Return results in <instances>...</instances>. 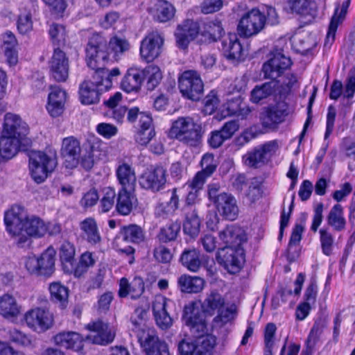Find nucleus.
I'll use <instances>...</instances> for the list:
<instances>
[{"mask_svg":"<svg viewBox=\"0 0 355 355\" xmlns=\"http://www.w3.org/2000/svg\"><path fill=\"white\" fill-rule=\"evenodd\" d=\"M182 319L195 337L202 338L200 343L190 338L182 339L178 345L180 355H210L215 347L216 340L207 334V324L196 302L185 305Z\"/></svg>","mask_w":355,"mask_h":355,"instance_id":"1","label":"nucleus"},{"mask_svg":"<svg viewBox=\"0 0 355 355\" xmlns=\"http://www.w3.org/2000/svg\"><path fill=\"white\" fill-rule=\"evenodd\" d=\"M6 230L13 237H18L17 243L22 247L29 237L40 238L47 232V225L39 217L29 216L24 207L12 205L4 214Z\"/></svg>","mask_w":355,"mask_h":355,"instance_id":"2","label":"nucleus"},{"mask_svg":"<svg viewBox=\"0 0 355 355\" xmlns=\"http://www.w3.org/2000/svg\"><path fill=\"white\" fill-rule=\"evenodd\" d=\"M107 51V41L99 34H94L89 40L86 48V61L87 66L94 70V77L100 80L105 90L112 87L113 77L120 75L119 68L108 70L105 68L109 60Z\"/></svg>","mask_w":355,"mask_h":355,"instance_id":"3","label":"nucleus"},{"mask_svg":"<svg viewBox=\"0 0 355 355\" xmlns=\"http://www.w3.org/2000/svg\"><path fill=\"white\" fill-rule=\"evenodd\" d=\"M27 124L17 115L6 114L0 137V152L6 159L12 158L18 152L21 141L28 134Z\"/></svg>","mask_w":355,"mask_h":355,"instance_id":"4","label":"nucleus"},{"mask_svg":"<svg viewBox=\"0 0 355 355\" xmlns=\"http://www.w3.org/2000/svg\"><path fill=\"white\" fill-rule=\"evenodd\" d=\"M143 313H146V311L141 309L138 320L131 318L132 330L136 334L141 348L146 355H170L168 345L159 339L153 327L146 324Z\"/></svg>","mask_w":355,"mask_h":355,"instance_id":"5","label":"nucleus"},{"mask_svg":"<svg viewBox=\"0 0 355 355\" xmlns=\"http://www.w3.org/2000/svg\"><path fill=\"white\" fill-rule=\"evenodd\" d=\"M204 134L202 124L191 116H180L168 131V137L189 147H198Z\"/></svg>","mask_w":355,"mask_h":355,"instance_id":"6","label":"nucleus"},{"mask_svg":"<svg viewBox=\"0 0 355 355\" xmlns=\"http://www.w3.org/2000/svg\"><path fill=\"white\" fill-rule=\"evenodd\" d=\"M225 304V298L217 292V290H214L204 300L201 306L202 311L200 309V313L202 311L205 316L209 317L214 315L217 312V315L213 319V322L216 325L223 327L230 322L236 313V309L230 307L224 309ZM202 315L204 318L203 315Z\"/></svg>","mask_w":355,"mask_h":355,"instance_id":"7","label":"nucleus"},{"mask_svg":"<svg viewBox=\"0 0 355 355\" xmlns=\"http://www.w3.org/2000/svg\"><path fill=\"white\" fill-rule=\"evenodd\" d=\"M57 166L55 156L42 151L31 152L29 155V169L31 178L37 184L44 182Z\"/></svg>","mask_w":355,"mask_h":355,"instance_id":"8","label":"nucleus"},{"mask_svg":"<svg viewBox=\"0 0 355 355\" xmlns=\"http://www.w3.org/2000/svg\"><path fill=\"white\" fill-rule=\"evenodd\" d=\"M178 87L182 96L197 101L204 91V84L200 74L193 70H187L178 78Z\"/></svg>","mask_w":355,"mask_h":355,"instance_id":"9","label":"nucleus"},{"mask_svg":"<svg viewBox=\"0 0 355 355\" xmlns=\"http://www.w3.org/2000/svg\"><path fill=\"white\" fill-rule=\"evenodd\" d=\"M55 254V249L49 247L39 257L29 256L25 262L26 268L31 274L50 275L54 270Z\"/></svg>","mask_w":355,"mask_h":355,"instance_id":"10","label":"nucleus"},{"mask_svg":"<svg viewBox=\"0 0 355 355\" xmlns=\"http://www.w3.org/2000/svg\"><path fill=\"white\" fill-rule=\"evenodd\" d=\"M266 24V15L259 9L253 8L245 12L238 24V33L244 37L257 35Z\"/></svg>","mask_w":355,"mask_h":355,"instance_id":"11","label":"nucleus"},{"mask_svg":"<svg viewBox=\"0 0 355 355\" xmlns=\"http://www.w3.org/2000/svg\"><path fill=\"white\" fill-rule=\"evenodd\" d=\"M218 263L230 273L238 272L244 262V250L241 247H223L216 254Z\"/></svg>","mask_w":355,"mask_h":355,"instance_id":"12","label":"nucleus"},{"mask_svg":"<svg viewBox=\"0 0 355 355\" xmlns=\"http://www.w3.org/2000/svg\"><path fill=\"white\" fill-rule=\"evenodd\" d=\"M50 76L56 82H65L69 77V61L64 51L55 47L49 61Z\"/></svg>","mask_w":355,"mask_h":355,"instance_id":"13","label":"nucleus"},{"mask_svg":"<svg viewBox=\"0 0 355 355\" xmlns=\"http://www.w3.org/2000/svg\"><path fill=\"white\" fill-rule=\"evenodd\" d=\"M163 44L164 38L159 33L153 32L148 34L141 42V58L148 62H153L162 53Z\"/></svg>","mask_w":355,"mask_h":355,"instance_id":"14","label":"nucleus"},{"mask_svg":"<svg viewBox=\"0 0 355 355\" xmlns=\"http://www.w3.org/2000/svg\"><path fill=\"white\" fill-rule=\"evenodd\" d=\"M54 344L67 350H71L79 354H85V339L79 333L73 331L58 332L53 337Z\"/></svg>","mask_w":355,"mask_h":355,"instance_id":"15","label":"nucleus"},{"mask_svg":"<svg viewBox=\"0 0 355 355\" xmlns=\"http://www.w3.org/2000/svg\"><path fill=\"white\" fill-rule=\"evenodd\" d=\"M86 329L94 333L93 335H88L86 338L95 345H107L115 338V333L112 330L110 324L100 319L88 323Z\"/></svg>","mask_w":355,"mask_h":355,"instance_id":"16","label":"nucleus"},{"mask_svg":"<svg viewBox=\"0 0 355 355\" xmlns=\"http://www.w3.org/2000/svg\"><path fill=\"white\" fill-rule=\"evenodd\" d=\"M292 64L289 57L286 56L280 51L272 53V56L263 64L262 71L265 78L276 79L283 75Z\"/></svg>","mask_w":355,"mask_h":355,"instance_id":"17","label":"nucleus"},{"mask_svg":"<svg viewBox=\"0 0 355 355\" xmlns=\"http://www.w3.org/2000/svg\"><path fill=\"white\" fill-rule=\"evenodd\" d=\"M81 152L80 141L76 138L71 136L62 139L60 154L66 168L73 169L79 165Z\"/></svg>","mask_w":355,"mask_h":355,"instance_id":"18","label":"nucleus"},{"mask_svg":"<svg viewBox=\"0 0 355 355\" xmlns=\"http://www.w3.org/2000/svg\"><path fill=\"white\" fill-rule=\"evenodd\" d=\"M287 115L286 104L278 103L274 106L264 107L260 114V121L263 128L273 130L285 120Z\"/></svg>","mask_w":355,"mask_h":355,"instance_id":"19","label":"nucleus"},{"mask_svg":"<svg viewBox=\"0 0 355 355\" xmlns=\"http://www.w3.org/2000/svg\"><path fill=\"white\" fill-rule=\"evenodd\" d=\"M24 320L27 325L34 331H45L53 324V315L48 310L40 307L27 311Z\"/></svg>","mask_w":355,"mask_h":355,"instance_id":"20","label":"nucleus"},{"mask_svg":"<svg viewBox=\"0 0 355 355\" xmlns=\"http://www.w3.org/2000/svg\"><path fill=\"white\" fill-rule=\"evenodd\" d=\"M166 182V171L162 166L153 170L146 171L139 178L140 186L153 192H157L164 188Z\"/></svg>","mask_w":355,"mask_h":355,"instance_id":"21","label":"nucleus"},{"mask_svg":"<svg viewBox=\"0 0 355 355\" xmlns=\"http://www.w3.org/2000/svg\"><path fill=\"white\" fill-rule=\"evenodd\" d=\"M93 80H85L79 87V98L81 103L92 105L99 102L100 95L105 91L98 79L92 76Z\"/></svg>","mask_w":355,"mask_h":355,"instance_id":"22","label":"nucleus"},{"mask_svg":"<svg viewBox=\"0 0 355 355\" xmlns=\"http://www.w3.org/2000/svg\"><path fill=\"white\" fill-rule=\"evenodd\" d=\"M167 299L162 295L156 296L153 302V313L157 325L162 330L168 329L173 324V319L166 309Z\"/></svg>","mask_w":355,"mask_h":355,"instance_id":"23","label":"nucleus"},{"mask_svg":"<svg viewBox=\"0 0 355 355\" xmlns=\"http://www.w3.org/2000/svg\"><path fill=\"white\" fill-rule=\"evenodd\" d=\"M67 101V92L59 87H51L48 96L46 110L52 117L60 116L64 110Z\"/></svg>","mask_w":355,"mask_h":355,"instance_id":"24","label":"nucleus"},{"mask_svg":"<svg viewBox=\"0 0 355 355\" xmlns=\"http://www.w3.org/2000/svg\"><path fill=\"white\" fill-rule=\"evenodd\" d=\"M218 212L230 220H235L239 214V207L235 198L229 193H222L214 203Z\"/></svg>","mask_w":355,"mask_h":355,"instance_id":"25","label":"nucleus"},{"mask_svg":"<svg viewBox=\"0 0 355 355\" xmlns=\"http://www.w3.org/2000/svg\"><path fill=\"white\" fill-rule=\"evenodd\" d=\"M219 239L224 247H241L247 240L244 230L234 225H227L220 231Z\"/></svg>","mask_w":355,"mask_h":355,"instance_id":"26","label":"nucleus"},{"mask_svg":"<svg viewBox=\"0 0 355 355\" xmlns=\"http://www.w3.org/2000/svg\"><path fill=\"white\" fill-rule=\"evenodd\" d=\"M199 28L197 23L192 20H187L182 24L179 25L176 33V42L181 49H186L190 42L198 34Z\"/></svg>","mask_w":355,"mask_h":355,"instance_id":"27","label":"nucleus"},{"mask_svg":"<svg viewBox=\"0 0 355 355\" xmlns=\"http://www.w3.org/2000/svg\"><path fill=\"white\" fill-rule=\"evenodd\" d=\"M144 71L137 67L128 69L121 83V89L127 93L138 92L144 81Z\"/></svg>","mask_w":355,"mask_h":355,"instance_id":"28","label":"nucleus"},{"mask_svg":"<svg viewBox=\"0 0 355 355\" xmlns=\"http://www.w3.org/2000/svg\"><path fill=\"white\" fill-rule=\"evenodd\" d=\"M148 10L153 19L159 22L170 21L175 13L173 5L165 0H157Z\"/></svg>","mask_w":355,"mask_h":355,"instance_id":"29","label":"nucleus"},{"mask_svg":"<svg viewBox=\"0 0 355 355\" xmlns=\"http://www.w3.org/2000/svg\"><path fill=\"white\" fill-rule=\"evenodd\" d=\"M179 202L177 189H173L170 200L167 202H158L155 207L154 214L155 218L164 220L173 216L179 207Z\"/></svg>","mask_w":355,"mask_h":355,"instance_id":"30","label":"nucleus"},{"mask_svg":"<svg viewBox=\"0 0 355 355\" xmlns=\"http://www.w3.org/2000/svg\"><path fill=\"white\" fill-rule=\"evenodd\" d=\"M222 51L230 60H239L243 56L242 46L235 34L230 35L222 40Z\"/></svg>","mask_w":355,"mask_h":355,"instance_id":"31","label":"nucleus"},{"mask_svg":"<svg viewBox=\"0 0 355 355\" xmlns=\"http://www.w3.org/2000/svg\"><path fill=\"white\" fill-rule=\"evenodd\" d=\"M117 180L121 189L132 191L136 184V175L134 168L128 164L122 163L116 170Z\"/></svg>","mask_w":355,"mask_h":355,"instance_id":"32","label":"nucleus"},{"mask_svg":"<svg viewBox=\"0 0 355 355\" xmlns=\"http://www.w3.org/2000/svg\"><path fill=\"white\" fill-rule=\"evenodd\" d=\"M277 81L275 79H271L270 81L256 85L251 91L250 101L254 103H258L270 96H278L277 91Z\"/></svg>","mask_w":355,"mask_h":355,"instance_id":"33","label":"nucleus"},{"mask_svg":"<svg viewBox=\"0 0 355 355\" xmlns=\"http://www.w3.org/2000/svg\"><path fill=\"white\" fill-rule=\"evenodd\" d=\"M180 262L188 270L196 272L202 266L200 252L196 248H185L180 257Z\"/></svg>","mask_w":355,"mask_h":355,"instance_id":"34","label":"nucleus"},{"mask_svg":"<svg viewBox=\"0 0 355 355\" xmlns=\"http://www.w3.org/2000/svg\"><path fill=\"white\" fill-rule=\"evenodd\" d=\"M349 6V1L347 0L343 2L340 7L337 6L335 8L334 13L331 19L329 26V30L326 38L327 42H332L334 41L338 26L345 19Z\"/></svg>","mask_w":355,"mask_h":355,"instance_id":"35","label":"nucleus"},{"mask_svg":"<svg viewBox=\"0 0 355 355\" xmlns=\"http://www.w3.org/2000/svg\"><path fill=\"white\" fill-rule=\"evenodd\" d=\"M136 202L137 199L131 193V191L120 189L117 195L116 210L119 214L127 216L132 211Z\"/></svg>","mask_w":355,"mask_h":355,"instance_id":"36","label":"nucleus"},{"mask_svg":"<svg viewBox=\"0 0 355 355\" xmlns=\"http://www.w3.org/2000/svg\"><path fill=\"white\" fill-rule=\"evenodd\" d=\"M325 326V321L322 318H318L314 321L313 325L305 340L304 349L303 350L313 353L315 347L320 340V336L322 334Z\"/></svg>","mask_w":355,"mask_h":355,"instance_id":"37","label":"nucleus"},{"mask_svg":"<svg viewBox=\"0 0 355 355\" xmlns=\"http://www.w3.org/2000/svg\"><path fill=\"white\" fill-rule=\"evenodd\" d=\"M327 223L334 230L341 232L345 229L346 220L344 217L343 207L340 204L332 207L327 218Z\"/></svg>","mask_w":355,"mask_h":355,"instance_id":"38","label":"nucleus"},{"mask_svg":"<svg viewBox=\"0 0 355 355\" xmlns=\"http://www.w3.org/2000/svg\"><path fill=\"white\" fill-rule=\"evenodd\" d=\"M130 43L125 37L114 36L107 44V51L112 53L114 58L118 60L130 49Z\"/></svg>","mask_w":355,"mask_h":355,"instance_id":"39","label":"nucleus"},{"mask_svg":"<svg viewBox=\"0 0 355 355\" xmlns=\"http://www.w3.org/2000/svg\"><path fill=\"white\" fill-rule=\"evenodd\" d=\"M83 236L92 245L100 242L101 236L96 221L92 218H87L80 224Z\"/></svg>","mask_w":355,"mask_h":355,"instance_id":"40","label":"nucleus"},{"mask_svg":"<svg viewBox=\"0 0 355 355\" xmlns=\"http://www.w3.org/2000/svg\"><path fill=\"white\" fill-rule=\"evenodd\" d=\"M200 218L196 209L190 208V211L186 214V219L183 224V231L185 234L193 237L196 236L200 231Z\"/></svg>","mask_w":355,"mask_h":355,"instance_id":"41","label":"nucleus"},{"mask_svg":"<svg viewBox=\"0 0 355 355\" xmlns=\"http://www.w3.org/2000/svg\"><path fill=\"white\" fill-rule=\"evenodd\" d=\"M99 155L98 146L89 144L85 148L83 153H80L79 164L85 170H90L94 164L95 159Z\"/></svg>","mask_w":355,"mask_h":355,"instance_id":"42","label":"nucleus"},{"mask_svg":"<svg viewBox=\"0 0 355 355\" xmlns=\"http://www.w3.org/2000/svg\"><path fill=\"white\" fill-rule=\"evenodd\" d=\"M0 311L6 318L17 317L19 313V308L15 299L8 294H5L0 298Z\"/></svg>","mask_w":355,"mask_h":355,"instance_id":"43","label":"nucleus"},{"mask_svg":"<svg viewBox=\"0 0 355 355\" xmlns=\"http://www.w3.org/2000/svg\"><path fill=\"white\" fill-rule=\"evenodd\" d=\"M278 82L277 94L282 98L288 95L291 89L297 83V78L293 73H286L275 79Z\"/></svg>","mask_w":355,"mask_h":355,"instance_id":"44","label":"nucleus"},{"mask_svg":"<svg viewBox=\"0 0 355 355\" xmlns=\"http://www.w3.org/2000/svg\"><path fill=\"white\" fill-rule=\"evenodd\" d=\"M123 239L128 242L140 243L145 239L143 229L137 225H129L123 227L121 231Z\"/></svg>","mask_w":355,"mask_h":355,"instance_id":"45","label":"nucleus"},{"mask_svg":"<svg viewBox=\"0 0 355 355\" xmlns=\"http://www.w3.org/2000/svg\"><path fill=\"white\" fill-rule=\"evenodd\" d=\"M49 34L54 46L64 45L67 37V32L64 25L53 23L49 26Z\"/></svg>","mask_w":355,"mask_h":355,"instance_id":"46","label":"nucleus"},{"mask_svg":"<svg viewBox=\"0 0 355 355\" xmlns=\"http://www.w3.org/2000/svg\"><path fill=\"white\" fill-rule=\"evenodd\" d=\"M242 98L240 95L228 99L225 105L226 110L228 115H236L238 116L244 117L250 112L248 107H242Z\"/></svg>","mask_w":355,"mask_h":355,"instance_id":"47","label":"nucleus"},{"mask_svg":"<svg viewBox=\"0 0 355 355\" xmlns=\"http://www.w3.org/2000/svg\"><path fill=\"white\" fill-rule=\"evenodd\" d=\"M181 224L179 221L171 222L161 228L159 239L161 241L166 243L174 241L180 231Z\"/></svg>","mask_w":355,"mask_h":355,"instance_id":"48","label":"nucleus"},{"mask_svg":"<svg viewBox=\"0 0 355 355\" xmlns=\"http://www.w3.org/2000/svg\"><path fill=\"white\" fill-rule=\"evenodd\" d=\"M144 76H147L146 87L148 90H153L160 83L162 78V73L159 67L149 65L143 70Z\"/></svg>","mask_w":355,"mask_h":355,"instance_id":"49","label":"nucleus"},{"mask_svg":"<svg viewBox=\"0 0 355 355\" xmlns=\"http://www.w3.org/2000/svg\"><path fill=\"white\" fill-rule=\"evenodd\" d=\"M308 218V214L302 213L300 218V221L296 223L291 235L288 248H291L293 246L298 245L302 239V233L304 231L306 221Z\"/></svg>","mask_w":355,"mask_h":355,"instance_id":"50","label":"nucleus"},{"mask_svg":"<svg viewBox=\"0 0 355 355\" xmlns=\"http://www.w3.org/2000/svg\"><path fill=\"white\" fill-rule=\"evenodd\" d=\"M243 160L245 165L254 168L267 162L259 146L244 155Z\"/></svg>","mask_w":355,"mask_h":355,"instance_id":"51","label":"nucleus"},{"mask_svg":"<svg viewBox=\"0 0 355 355\" xmlns=\"http://www.w3.org/2000/svg\"><path fill=\"white\" fill-rule=\"evenodd\" d=\"M178 285L182 288H203L205 281L200 277L182 275L178 279Z\"/></svg>","mask_w":355,"mask_h":355,"instance_id":"52","label":"nucleus"},{"mask_svg":"<svg viewBox=\"0 0 355 355\" xmlns=\"http://www.w3.org/2000/svg\"><path fill=\"white\" fill-rule=\"evenodd\" d=\"M319 233L322 253L327 256H330L333 251L334 238L331 233L325 228L320 229Z\"/></svg>","mask_w":355,"mask_h":355,"instance_id":"53","label":"nucleus"},{"mask_svg":"<svg viewBox=\"0 0 355 355\" xmlns=\"http://www.w3.org/2000/svg\"><path fill=\"white\" fill-rule=\"evenodd\" d=\"M218 162L214 154L207 153L201 158L200 166L202 170L200 172L209 178L216 170Z\"/></svg>","mask_w":355,"mask_h":355,"instance_id":"54","label":"nucleus"},{"mask_svg":"<svg viewBox=\"0 0 355 355\" xmlns=\"http://www.w3.org/2000/svg\"><path fill=\"white\" fill-rule=\"evenodd\" d=\"M95 260L92 253L89 252H84L80 259L79 263L74 270V275L77 277H81L85 273L89 267L94 265Z\"/></svg>","mask_w":355,"mask_h":355,"instance_id":"55","label":"nucleus"},{"mask_svg":"<svg viewBox=\"0 0 355 355\" xmlns=\"http://www.w3.org/2000/svg\"><path fill=\"white\" fill-rule=\"evenodd\" d=\"M116 198L115 190L112 187H105L103 190V196L100 201L101 211L107 212L114 206Z\"/></svg>","mask_w":355,"mask_h":355,"instance_id":"56","label":"nucleus"},{"mask_svg":"<svg viewBox=\"0 0 355 355\" xmlns=\"http://www.w3.org/2000/svg\"><path fill=\"white\" fill-rule=\"evenodd\" d=\"M302 290H277L271 299V307L272 309H278L282 304L286 303L287 297L293 295H300Z\"/></svg>","mask_w":355,"mask_h":355,"instance_id":"57","label":"nucleus"},{"mask_svg":"<svg viewBox=\"0 0 355 355\" xmlns=\"http://www.w3.org/2000/svg\"><path fill=\"white\" fill-rule=\"evenodd\" d=\"M76 250L74 245L69 241H64L60 248V257L62 263L72 264L74 261Z\"/></svg>","mask_w":355,"mask_h":355,"instance_id":"58","label":"nucleus"},{"mask_svg":"<svg viewBox=\"0 0 355 355\" xmlns=\"http://www.w3.org/2000/svg\"><path fill=\"white\" fill-rule=\"evenodd\" d=\"M203 104L202 112L205 114L210 115L216 111L219 104V98L216 91L211 90L205 96Z\"/></svg>","mask_w":355,"mask_h":355,"instance_id":"59","label":"nucleus"},{"mask_svg":"<svg viewBox=\"0 0 355 355\" xmlns=\"http://www.w3.org/2000/svg\"><path fill=\"white\" fill-rule=\"evenodd\" d=\"M17 29L21 34H26L33 29L31 14L29 12L20 13L18 17Z\"/></svg>","mask_w":355,"mask_h":355,"instance_id":"60","label":"nucleus"},{"mask_svg":"<svg viewBox=\"0 0 355 355\" xmlns=\"http://www.w3.org/2000/svg\"><path fill=\"white\" fill-rule=\"evenodd\" d=\"M9 335L10 340L17 345L26 347L31 344L30 338L26 334L17 329L10 330Z\"/></svg>","mask_w":355,"mask_h":355,"instance_id":"61","label":"nucleus"},{"mask_svg":"<svg viewBox=\"0 0 355 355\" xmlns=\"http://www.w3.org/2000/svg\"><path fill=\"white\" fill-rule=\"evenodd\" d=\"M259 146L267 161L276 155L279 149V144L277 140L269 141Z\"/></svg>","mask_w":355,"mask_h":355,"instance_id":"62","label":"nucleus"},{"mask_svg":"<svg viewBox=\"0 0 355 355\" xmlns=\"http://www.w3.org/2000/svg\"><path fill=\"white\" fill-rule=\"evenodd\" d=\"M277 327L273 322L266 324L263 330L264 346H274Z\"/></svg>","mask_w":355,"mask_h":355,"instance_id":"63","label":"nucleus"},{"mask_svg":"<svg viewBox=\"0 0 355 355\" xmlns=\"http://www.w3.org/2000/svg\"><path fill=\"white\" fill-rule=\"evenodd\" d=\"M209 177L202 173L198 171L193 179L186 184L187 189H194L200 191L202 189L204 184Z\"/></svg>","mask_w":355,"mask_h":355,"instance_id":"64","label":"nucleus"}]
</instances>
